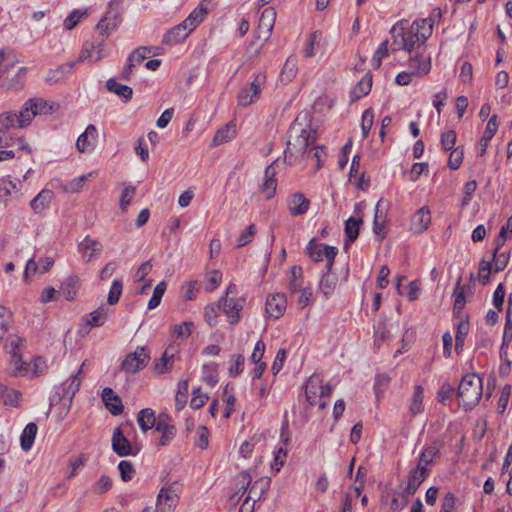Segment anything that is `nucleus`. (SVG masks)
Returning <instances> with one entry per match:
<instances>
[{
    "label": "nucleus",
    "instance_id": "58836bf2",
    "mask_svg": "<svg viewBox=\"0 0 512 512\" xmlns=\"http://www.w3.org/2000/svg\"><path fill=\"white\" fill-rule=\"evenodd\" d=\"M53 193L50 190H42L30 203L31 208L34 212L40 213L44 211L51 199H52Z\"/></svg>",
    "mask_w": 512,
    "mask_h": 512
},
{
    "label": "nucleus",
    "instance_id": "b1692460",
    "mask_svg": "<svg viewBox=\"0 0 512 512\" xmlns=\"http://www.w3.org/2000/svg\"><path fill=\"white\" fill-rule=\"evenodd\" d=\"M309 205V199L300 192L292 194L288 199V209L292 215H302L306 213Z\"/></svg>",
    "mask_w": 512,
    "mask_h": 512
},
{
    "label": "nucleus",
    "instance_id": "e2e57ef3",
    "mask_svg": "<svg viewBox=\"0 0 512 512\" xmlns=\"http://www.w3.org/2000/svg\"><path fill=\"white\" fill-rule=\"evenodd\" d=\"M373 122H374L373 112L370 109L365 110L362 115V121H361V130H362L363 138H366L368 136L369 131L373 126Z\"/></svg>",
    "mask_w": 512,
    "mask_h": 512
},
{
    "label": "nucleus",
    "instance_id": "f257e3e1",
    "mask_svg": "<svg viewBox=\"0 0 512 512\" xmlns=\"http://www.w3.org/2000/svg\"><path fill=\"white\" fill-rule=\"evenodd\" d=\"M316 135L317 132L310 123L296 118L289 128L285 158H300L306 165H312L313 172H317L326 153L323 146L315 144Z\"/></svg>",
    "mask_w": 512,
    "mask_h": 512
},
{
    "label": "nucleus",
    "instance_id": "49530a36",
    "mask_svg": "<svg viewBox=\"0 0 512 512\" xmlns=\"http://www.w3.org/2000/svg\"><path fill=\"white\" fill-rule=\"evenodd\" d=\"M21 394L14 390L8 389L0 383V399L5 405L17 406L20 401Z\"/></svg>",
    "mask_w": 512,
    "mask_h": 512
},
{
    "label": "nucleus",
    "instance_id": "f704fd0d",
    "mask_svg": "<svg viewBox=\"0 0 512 512\" xmlns=\"http://www.w3.org/2000/svg\"><path fill=\"white\" fill-rule=\"evenodd\" d=\"M75 62H69L63 65H59L56 68L50 69L47 73V82L54 84L64 79L68 74L71 73Z\"/></svg>",
    "mask_w": 512,
    "mask_h": 512
},
{
    "label": "nucleus",
    "instance_id": "5701e85b",
    "mask_svg": "<svg viewBox=\"0 0 512 512\" xmlns=\"http://www.w3.org/2000/svg\"><path fill=\"white\" fill-rule=\"evenodd\" d=\"M176 352L174 346L167 347L161 358L154 365L155 373L161 375L170 372L173 367Z\"/></svg>",
    "mask_w": 512,
    "mask_h": 512
},
{
    "label": "nucleus",
    "instance_id": "6e6d98bb",
    "mask_svg": "<svg viewBox=\"0 0 512 512\" xmlns=\"http://www.w3.org/2000/svg\"><path fill=\"white\" fill-rule=\"evenodd\" d=\"M136 193V188L132 185L126 186L122 192V195L120 197V208L122 212H126L128 209L129 204L131 203L132 199L134 198Z\"/></svg>",
    "mask_w": 512,
    "mask_h": 512
},
{
    "label": "nucleus",
    "instance_id": "393cba45",
    "mask_svg": "<svg viewBox=\"0 0 512 512\" xmlns=\"http://www.w3.org/2000/svg\"><path fill=\"white\" fill-rule=\"evenodd\" d=\"M431 70V59L430 57L415 56L409 61V71L418 77L427 75Z\"/></svg>",
    "mask_w": 512,
    "mask_h": 512
},
{
    "label": "nucleus",
    "instance_id": "bf43d9fd",
    "mask_svg": "<svg viewBox=\"0 0 512 512\" xmlns=\"http://www.w3.org/2000/svg\"><path fill=\"white\" fill-rule=\"evenodd\" d=\"M112 487V479L109 476L103 475L100 479L94 483L93 492L98 495H102L108 492Z\"/></svg>",
    "mask_w": 512,
    "mask_h": 512
},
{
    "label": "nucleus",
    "instance_id": "e433bc0d",
    "mask_svg": "<svg viewBox=\"0 0 512 512\" xmlns=\"http://www.w3.org/2000/svg\"><path fill=\"white\" fill-rule=\"evenodd\" d=\"M37 430V425L33 422L28 423L24 428L22 435L20 437L21 448L24 451H29L32 448V445L37 434Z\"/></svg>",
    "mask_w": 512,
    "mask_h": 512
},
{
    "label": "nucleus",
    "instance_id": "0eeeda50",
    "mask_svg": "<svg viewBox=\"0 0 512 512\" xmlns=\"http://www.w3.org/2000/svg\"><path fill=\"white\" fill-rule=\"evenodd\" d=\"M236 290V286L234 284H230L226 290V296L218 301V308L227 315L229 322L232 325L238 322L240 318L239 313L243 308V301L241 299L229 297V295L235 294Z\"/></svg>",
    "mask_w": 512,
    "mask_h": 512
},
{
    "label": "nucleus",
    "instance_id": "cd10ccee",
    "mask_svg": "<svg viewBox=\"0 0 512 512\" xmlns=\"http://www.w3.org/2000/svg\"><path fill=\"white\" fill-rule=\"evenodd\" d=\"M78 248L85 262H89L96 253L101 251L102 245L95 239L85 237L83 241L79 243Z\"/></svg>",
    "mask_w": 512,
    "mask_h": 512
},
{
    "label": "nucleus",
    "instance_id": "c9c22d12",
    "mask_svg": "<svg viewBox=\"0 0 512 512\" xmlns=\"http://www.w3.org/2000/svg\"><path fill=\"white\" fill-rule=\"evenodd\" d=\"M195 329V324L192 321H184L180 324H174L170 327V333L172 338L186 340L190 337L193 330Z\"/></svg>",
    "mask_w": 512,
    "mask_h": 512
},
{
    "label": "nucleus",
    "instance_id": "774afa93",
    "mask_svg": "<svg viewBox=\"0 0 512 512\" xmlns=\"http://www.w3.org/2000/svg\"><path fill=\"white\" fill-rule=\"evenodd\" d=\"M12 364L14 366L13 373L15 375H24L28 370L27 364L23 361L22 356L18 352H13Z\"/></svg>",
    "mask_w": 512,
    "mask_h": 512
},
{
    "label": "nucleus",
    "instance_id": "6ab92c4d",
    "mask_svg": "<svg viewBox=\"0 0 512 512\" xmlns=\"http://www.w3.org/2000/svg\"><path fill=\"white\" fill-rule=\"evenodd\" d=\"M431 224V213L426 207H421L413 215L411 220V230L414 233L421 234L426 231Z\"/></svg>",
    "mask_w": 512,
    "mask_h": 512
},
{
    "label": "nucleus",
    "instance_id": "13d9d810",
    "mask_svg": "<svg viewBox=\"0 0 512 512\" xmlns=\"http://www.w3.org/2000/svg\"><path fill=\"white\" fill-rule=\"evenodd\" d=\"M123 284L120 280H114L110 287L107 301L110 305L116 304L122 294Z\"/></svg>",
    "mask_w": 512,
    "mask_h": 512
},
{
    "label": "nucleus",
    "instance_id": "473e14b6",
    "mask_svg": "<svg viewBox=\"0 0 512 512\" xmlns=\"http://www.w3.org/2000/svg\"><path fill=\"white\" fill-rule=\"evenodd\" d=\"M137 423L144 433L155 427L157 424V418L154 410L151 408H144L140 410L137 415Z\"/></svg>",
    "mask_w": 512,
    "mask_h": 512
},
{
    "label": "nucleus",
    "instance_id": "a878e982",
    "mask_svg": "<svg viewBox=\"0 0 512 512\" xmlns=\"http://www.w3.org/2000/svg\"><path fill=\"white\" fill-rule=\"evenodd\" d=\"M109 309L99 307L97 310L89 313L85 317V333H88L91 327L102 326L108 318Z\"/></svg>",
    "mask_w": 512,
    "mask_h": 512
},
{
    "label": "nucleus",
    "instance_id": "de8ad7c7",
    "mask_svg": "<svg viewBox=\"0 0 512 512\" xmlns=\"http://www.w3.org/2000/svg\"><path fill=\"white\" fill-rule=\"evenodd\" d=\"M106 86L110 92L123 97L125 100H129L132 97V89L126 85L118 83L115 79H109Z\"/></svg>",
    "mask_w": 512,
    "mask_h": 512
},
{
    "label": "nucleus",
    "instance_id": "a211bd4d",
    "mask_svg": "<svg viewBox=\"0 0 512 512\" xmlns=\"http://www.w3.org/2000/svg\"><path fill=\"white\" fill-rule=\"evenodd\" d=\"M112 449L120 457L132 454V446L130 441L124 436L120 428H116L112 435Z\"/></svg>",
    "mask_w": 512,
    "mask_h": 512
},
{
    "label": "nucleus",
    "instance_id": "ddd939ff",
    "mask_svg": "<svg viewBox=\"0 0 512 512\" xmlns=\"http://www.w3.org/2000/svg\"><path fill=\"white\" fill-rule=\"evenodd\" d=\"M27 70L25 67H20L14 74H8L2 78L0 88L5 91L18 92L24 88L25 76Z\"/></svg>",
    "mask_w": 512,
    "mask_h": 512
},
{
    "label": "nucleus",
    "instance_id": "72a5a7b5",
    "mask_svg": "<svg viewBox=\"0 0 512 512\" xmlns=\"http://www.w3.org/2000/svg\"><path fill=\"white\" fill-rule=\"evenodd\" d=\"M209 9L204 2H201L184 20L188 27L193 31L206 17Z\"/></svg>",
    "mask_w": 512,
    "mask_h": 512
},
{
    "label": "nucleus",
    "instance_id": "1a4fd4ad",
    "mask_svg": "<svg viewBox=\"0 0 512 512\" xmlns=\"http://www.w3.org/2000/svg\"><path fill=\"white\" fill-rule=\"evenodd\" d=\"M307 254L314 261H322L325 258L326 267L331 270L337 250L335 247L311 241L307 246Z\"/></svg>",
    "mask_w": 512,
    "mask_h": 512
},
{
    "label": "nucleus",
    "instance_id": "423d86ee",
    "mask_svg": "<svg viewBox=\"0 0 512 512\" xmlns=\"http://www.w3.org/2000/svg\"><path fill=\"white\" fill-rule=\"evenodd\" d=\"M181 492V485L177 482H173L160 489L156 509L158 512H174Z\"/></svg>",
    "mask_w": 512,
    "mask_h": 512
},
{
    "label": "nucleus",
    "instance_id": "37998d69",
    "mask_svg": "<svg viewBox=\"0 0 512 512\" xmlns=\"http://www.w3.org/2000/svg\"><path fill=\"white\" fill-rule=\"evenodd\" d=\"M363 224L362 217H350L345 223V233L350 242L357 239L361 225Z\"/></svg>",
    "mask_w": 512,
    "mask_h": 512
},
{
    "label": "nucleus",
    "instance_id": "864d4df0",
    "mask_svg": "<svg viewBox=\"0 0 512 512\" xmlns=\"http://www.w3.org/2000/svg\"><path fill=\"white\" fill-rule=\"evenodd\" d=\"M85 17H87L86 10L75 9L64 20V26L67 30H72Z\"/></svg>",
    "mask_w": 512,
    "mask_h": 512
},
{
    "label": "nucleus",
    "instance_id": "4be33fe9",
    "mask_svg": "<svg viewBox=\"0 0 512 512\" xmlns=\"http://www.w3.org/2000/svg\"><path fill=\"white\" fill-rule=\"evenodd\" d=\"M102 400L111 414L120 415L123 412L121 398L111 388L106 387L103 389Z\"/></svg>",
    "mask_w": 512,
    "mask_h": 512
},
{
    "label": "nucleus",
    "instance_id": "c03bdc74",
    "mask_svg": "<svg viewBox=\"0 0 512 512\" xmlns=\"http://www.w3.org/2000/svg\"><path fill=\"white\" fill-rule=\"evenodd\" d=\"M15 58L11 53L6 52L4 49L0 50V78L10 74V70L15 66Z\"/></svg>",
    "mask_w": 512,
    "mask_h": 512
},
{
    "label": "nucleus",
    "instance_id": "0e129e2a",
    "mask_svg": "<svg viewBox=\"0 0 512 512\" xmlns=\"http://www.w3.org/2000/svg\"><path fill=\"white\" fill-rule=\"evenodd\" d=\"M512 235V216H510L504 226H502L498 239H497V247L494 250L493 256L495 257L499 247L505 242L507 235Z\"/></svg>",
    "mask_w": 512,
    "mask_h": 512
},
{
    "label": "nucleus",
    "instance_id": "79ce46f5",
    "mask_svg": "<svg viewBox=\"0 0 512 512\" xmlns=\"http://www.w3.org/2000/svg\"><path fill=\"white\" fill-rule=\"evenodd\" d=\"M17 144L19 146L20 150H25L28 153L31 152V149L28 147V145L24 144V140L21 138L13 139L8 131L0 128V149L10 147Z\"/></svg>",
    "mask_w": 512,
    "mask_h": 512
},
{
    "label": "nucleus",
    "instance_id": "c85d7f7f",
    "mask_svg": "<svg viewBox=\"0 0 512 512\" xmlns=\"http://www.w3.org/2000/svg\"><path fill=\"white\" fill-rule=\"evenodd\" d=\"M441 444L439 442H433L431 445L425 447L423 452L420 454L418 464L424 468L429 466L439 457Z\"/></svg>",
    "mask_w": 512,
    "mask_h": 512
},
{
    "label": "nucleus",
    "instance_id": "a18cd8bd",
    "mask_svg": "<svg viewBox=\"0 0 512 512\" xmlns=\"http://www.w3.org/2000/svg\"><path fill=\"white\" fill-rule=\"evenodd\" d=\"M424 389L421 385H417L414 389L413 397L410 404V412L417 415L423 411Z\"/></svg>",
    "mask_w": 512,
    "mask_h": 512
},
{
    "label": "nucleus",
    "instance_id": "20e7f679",
    "mask_svg": "<svg viewBox=\"0 0 512 512\" xmlns=\"http://www.w3.org/2000/svg\"><path fill=\"white\" fill-rule=\"evenodd\" d=\"M482 392V379L475 373L465 375L458 386V398L465 409L476 406Z\"/></svg>",
    "mask_w": 512,
    "mask_h": 512
},
{
    "label": "nucleus",
    "instance_id": "aec40b11",
    "mask_svg": "<svg viewBox=\"0 0 512 512\" xmlns=\"http://www.w3.org/2000/svg\"><path fill=\"white\" fill-rule=\"evenodd\" d=\"M286 309V299L282 294H274L267 298L266 301V313L269 317L278 319L283 315Z\"/></svg>",
    "mask_w": 512,
    "mask_h": 512
},
{
    "label": "nucleus",
    "instance_id": "ea45409f",
    "mask_svg": "<svg viewBox=\"0 0 512 512\" xmlns=\"http://www.w3.org/2000/svg\"><path fill=\"white\" fill-rule=\"evenodd\" d=\"M372 87V78L371 76H364L354 87L353 91L351 92V100L356 101L360 99L361 97L367 95Z\"/></svg>",
    "mask_w": 512,
    "mask_h": 512
},
{
    "label": "nucleus",
    "instance_id": "f8f14e48",
    "mask_svg": "<svg viewBox=\"0 0 512 512\" xmlns=\"http://www.w3.org/2000/svg\"><path fill=\"white\" fill-rule=\"evenodd\" d=\"M388 210L387 201L380 199L375 207L374 221H373V232L378 236L379 240L382 241L385 236L386 227V215Z\"/></svg>",
    "mask_w": 512,
    "mask_h": 512
},
{
    "label": "nucleus",
    "instance_id": "5fc2aeb1",
    "mask_svg": "<svg viewBox=\"0 0 512 512\" xmlns=\"http://www.w3.org/2000/svg\"><path fill=\"white\" fill-rule=\"evenodd\" d=\"M245 358L241 354H235L230 359L229 374L236 377L244 370Z\"/></svg>",
    "mask_w": 512,
    "mask_h": 512
},
{
    "label": "nucleus",
    "instance_id": "f3484780",
    "mask_svg": "<svg viewBox=\"0 0 512 512\" xmlns=\"http://www.w3.org/2000/svg\"><path fill=\"white\" fill-rule=\"evenodd\" d=\"M80 285L81 280L78 275H69L62 281L59 293H61L67 301L72 302L77 297Z\"/></svg>",
    "mask_w": 512,
    "mask_h": 512
},
{
    "label": "nucleus",
    "instance_id": "09e8293b",
    "mask_svg": "<svg viewBox=\"0 0 512 512\" xmlns=\"http://www.w3.org/2000/svg\"><path fill=\"white\" fill-rule=\"evenodd\" d=\"M291 296L295 299L297 305L301 309H304L305 307L310 305L313 300L312 291L308 286L292 293Z\"/></svg>",
    "mask_w": 512,
    "mask_h": 512
},
{
    "label": "nucleus",
    "instance_id": "052dcab7",
    "mask_svg": "<svg viewBox=\"0 0 512 512\" xmlns=\"http://www.w3.org/2000/svg\"><path fill=\"white\" fill-rule=\"evenodd\" d=\"M13 127H18L17 114L12 112H5L0 115V128L8 130Z\"/></svg>",
    "mask_w": 512,
    "mask_h": 512
},
{
    "label": "nucleus",
    "instance_id": "c756f323",
    "mask_svg": "<svg viewBox=\"0 0 512 512\" xmlns=\"http://www.w3.org/2000/svg\"><path fill=\"white\" fill-rule=\"evenodd\" d=\"M338 285V277L332 273L331 270L327 269V272L321 277L319 281L320 292L328 298L333 294Z\"/></svg>",
    "mask_w": 512,
    "mask_h": 512
},
{
    "label": "nucleus",
    "instance_id": "2f4dec72",
    "mask_svg": "<svg viewBox=\"0 0 512 512\" xmlns=\"http://www.w3.org/2000/svg\"><path fill=\"white\" fill-rule=\"evenodd\" d=\"M96 136V127L92 124L88 125L84 133H82L77 139V150L81 153L86 152L92 146V143L96 139Z\"/></svg>",
    "mask_w": 512,
    "mask_h": 512
},
{
    "label": "nucleus",
    "instance_id": "9d476101",
    "mask_svg": "<svg viewBox=\"0 0 512 512\" xmlns=\"http://www.w3.org/2000/svg\"><path fill=\"white\" fill-rule=\"evenodd\" d=\"M331 387L324 385L322 379L317 376H311L306 384L305 395L310 405H316L317 399L328 397L331 394Z\"/></svg>",
    "mask_w": 512,
    "mask_h": 512
},
{
    "label": "nucleus",
    "instance_id": "3c124183",
    "mask_svg": "<svg viewBox=\"0 0 512 512\" xmlns=\"http://www.w3.org/2000/svg\"><path fill=\"white\" fill-rule=\"evenodd\" d=\"M151 49L148 47H140L136 49L128 58V68L129 70L133 68L136 64L141 63L143 60L148 58L151 54Z\"/></svg>",
    "mask_w": 512,
    "mask_h": 512
},
{
    "label": "nucleus",
    "instance_id": "dca6fc26",
    "mask_svg": "<svg viewBox=\"0 0 512 512\" xmlns=\"http://www.w3.org/2000/svg\"><path fill=\"white\" fill-rule=\"evenodd\" d=\"M155 428L158 432L162 433L159 440L160 446H166L176 434L175 427L169 423V417L165 413H162L157 417V424Z\"/></svg>",
    "mask_w": 512,
    "mask_h": 512
},
{
    "label": "nucleus",
    "instance_id": "bb28decb",
    "mask_svg": "<svg viewBox=\"0 0 512 512\" xmlns=\"http://www.w3.org/2000/svg\"><path fill=\"white\" fill-rule=\"evenodd\" d=\"M236 136V129L233 122H230L220 129H218L212 139V146H220L222 144H225L232 139H234Z\"/></svg>",
    "mask_w": 512,
    "mask_h": 512
},
{
    "label": "nucleus",
    "instance_id": "680f3d73",
    "mask_svg": "<svg viewBox=\"0 0 512 512\" xmlns=\"http://www.w3.org/2000/svg\"><path fill=\"white\" fill-rule=\"evenodd\" d=\"M218 303L210 304L205 307L204 317L209 326H215L218 322Z\"/></svg>",
    "mask_w": 512,
    "mask_h": 512
},
{
    "label": "nucleus",
    "instance_id": "4c0bfd02",
    "mask_svg": "<svg viewBox=\"0 0 512 512\" xmlns=\"http://www.w3.org/2000/svg\"><path fill=\"white\" fill-rule=\"evenodd\" d=\"M297 74V61L295 57L290 56L287 58L281 72L280 80L284 84L290 83Z\"/></svg>",
    "mask_w": 512,
    "mask_h": 512
},
{
    "label": "nucleus",
    "instance_id": "7ed1b4c3",
    "mask_svg": "<svg viewBox=\"0 0 512 512\" xmlns=\"http://www.w3.org/2000/svg\"><path fill=\"white\" fill-rule=\"evenodd\" d=\"M111 13L112 12L109 11L107 15L97 24V30H99L101 35L100 41L97 44L85 43L76 62H83L85 60L97 62L107 55L104 41L109 35L110 31H112L117 26L118 18L117 13L115 12L114 21L109 22Z\"/></svg>",
    "mask_w": 512,
    "mask_h": 512
},
{
    "label": "nucleus",
    "instance_id": "8fccbe9b",
    "mask_svg": "<svg viewBox=\"0 0 512 512\" xmlns=\"http://www.w3.org/2000/svg\"><path fill=\"white\" fill-rule=\"evenodd\" d=\"M166 287L167 285L165 281H161L156 285L153 290V295L148 302V309L153 310L160 305L161 299L166 291Z\"/></svg>",
    "mask_w": 512,
    "mask_h": 512
},
{
    "label": "nucleus",
    "instance_id": "6e6552de",
    "mask_svg": "<svg viewBox=\"0 0 512 512\" xmlns=\"http://www.w3.org/2000/svg\"><path fill=\"white\" fill-rule=\"evenodd\" d=\"M149 358L150 356L144 347H137L134 352L125 356L121 364V369L125 373L134 374L146 367Z\"/></svg>",
    "mask_w": 512,
    "mask_h": 512
},
{
    "label": "nucleus",
    "instance_id": "39448f33",
    "mask_svg": "<svg viewBox=\"0 0 512 512\" xmlns=\"http://www.w3.org/2000/svg\"><path fill=\"white\" fill-rule=\"evenodd\" d=\"M51 110L52 107L46 100L42 98L29 99L17 114L18 127L24 128L28 126L35 116L48 114Z\"/></svg>",
    "mask_w": 512,
    "mask_h": 512
},
{
    "label": "nucleus",
    "instance_id": "4d7b16f0",
    "mask_svg": "<svg viewBox=\"0 0 512 512\" xmlns=\"http://www.w3.org/2000/svg\"><path fill=\"white\" fill-rule=\"evenodd\" d=\"M492 271L493 267L490 261L482 260L480 262L478 270V279L483 285H486L489 282Z\"/></svg>",
    "mask_w": 512,
    "mask_h": 512
},
{
    "label": "nucleus",
    "instance_id": "7c9ffc66",
    "mask_svg": "<svg viewBox=\"0 0 512 512\" xmlns=\"http://www.w3.org/2000/svg\"><path fill=\"white\" fill-rule=\"evenodd\" d=\"M323 42L324 38L320 31L312 32L302 50L303 56L305 58L313 57L316 54V52L322 47Z\"/></svg>",
    "mask_w": 512,
    "mask_h": 512
},
{
    "label": "nucleus",
    "instance_id": "338daca9",
    "mask_svg": "<svg viewBox=\"0 0 512 512\" xmlns=\"http://www.w3.org/2000/svg\"><path fill=\"white\" fill-rule=\"evenodd\" d=\"M255 234L254 224H250L237 238V248L245 246L253 240Z\"/></svg>",
    "mask_w": 512,
    "mask_h": 512
},
{
    "label": "nucleus",
    "instance_id": "9b49d317",
    "mask_svg": "<svg viewBox=\"0 0 512 512\" xmlns=\"http://www.w3.org/2000/svg\"><path fill=\"white\" fill-rule=\"evenodd\" d=\"M276 21V11L273 7L265 8L258 22V40L266 42L273 31Z\"/></svg>",
    "mask_w": 512,
    "mask_h": 512
},
{
    "label": "nucleus",
    "instance_id": "2eb2a0df",
    "mask_svg": "<svg viewBox=\"0 0 512 512\" xmlns=\"http://www.w3.org/2000/svg\"><path fill=\"white\" fill-rule=\"evenodd\" d=\"M429 468H424L417 464L416 468L410 471L407 486L404 490L407 497L412 496L421 483L426 479Z\"/></svg>",
    "mask_w": 512,
    "mask_h": 512
},
{
    "label": "nucleus",
    "instance_id": "412c9836",
    "mask_svg": "<svg viewBox=\"0 0 512 512\" xmlns=\"http://www.w3.org/2000/svg\"><path fill=\"white\" fill-rule=\"evenodd\" d=\"M192 32L191 28L187 26V24L183 21L182 23L174 26L172 29L167 31V33L163 37V43L173 45L185 40L190 33Z\"/></svg>",
    "mask_w": 512,
    "mask_h": 512
},
{
    "label": "nucleus",
    "instance_id": "4468645a",
    "mask_svg": "<svg viewBox=\"0 0 512 512\" xmlns=\"http://www.w3.org/2000/svg\"><path fill=\"white\" fill-rule=\"evenodd\" d=\"M274 161L270 164L266 170L264 175V181L259 189V193L263 196L264 199L269 200L274 197L277 188V180L275 179L276 169L274 167Z\"/></svg>",
    "mask_w": 512,
    "mask_h": 512
},
{
    "label": "nucleus",
    "instance_id": "603ef678",
    "mask_svg": "<svg viewBox=\"0 0 512 512\" xmlns=\"http://www.w3.org/2000/svg\"><path fill=\"white\" fill-rule=\"evenodd\" d=\"M256 95V83L253 81L248 88H243L238 94V103L241 106L250 105L253 102V97Z\"/></svg>",
    "mask_w": 512,
    "mask_h": 512
},
{
    "label": "nucleus",
    "instance_id": "a19ab883",
    "mask_svg": "<svg viewBox=\"0 0 512 512\" xmlns=\"http://www.w3.org/2000/svg\"><path fill=\"white\" fill-rule=\"evenodd\" d=\"M497 129H498L497 116L493 115L489 119V121H488V123L486 125V129L484 131L483 137L480 139L481 154L485 153L487 145H488V142L495 135Z\"/></svg>",
    "mask_w": 512,
    "mask_h": 512
},
{
    "label": "nucleus",
    "instance_id": "69168bd1",
    "mask_svg": "<svg viewBox=\"0 0 512 512\" xmlns=\"http://www.w3.org/2000/svg\"><path fill=\"white\" fill-rule=\"evenodd\" d=\"M118 469L120 471L122 480L125 482L131 480L135 473L132 463L130 461H126V460H122L119 463Z\"/></svg>",
    "mask_w": 512,
    "mask_h": 512
},
{
    "label": "nucleus",
    "instance_id": "f03ea898",
    "mask_svg": "<svg viewBox=\"0 0 512 512\" xmlns=\"http://www.w3.org/2000/svg\"><path fill=\"white\" fill-rule=\"evenodd\" d=\"M432 27L433 24L430 19L417 20L412 24L407 21L395 24L391 29L393 36L392 50L411 52L419 48L432 34Z\"/></svg>",
    "mask_w": 512,
    "mask_h": 512
}]
</instances>
